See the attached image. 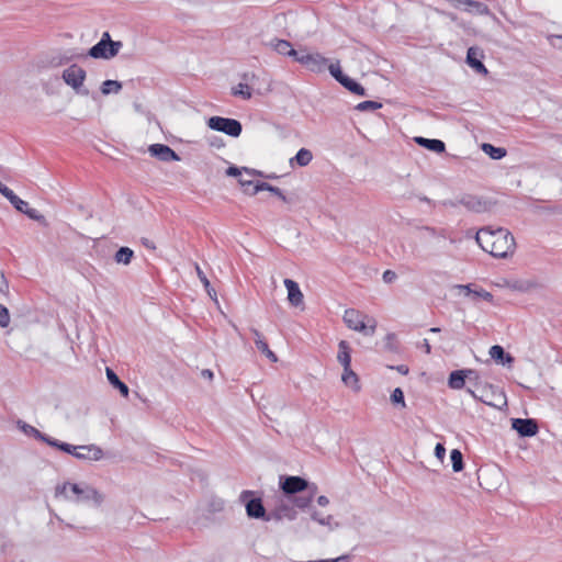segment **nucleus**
Listing matches in <instances>:
<instances>
[{
    "instance_id": "393cba45",
    "label": "nucleus",
    "mask_w": 562,
    "mask_h": 562,
    "mask_svg": "<svg viewBox=\"0 0 562 562\" xmlns=\"http://www.w3.org/2000/svg\"><path fill=\"white\" fill-rule=\"evenodd\" d=\"M18 427L26 435V436H30V437H34L36 440H40L42 442H45L46 443V440H48L49 436L40 431L37 428H35L34 426L25 423V422H22V420H19L18 422Z\"/></svg>"
},
{
    "instance_id": "79ce46f5",
    "label": "nucleus",
    "mask_w": 562,
    "mask_h": 562,
    "mask_svg": "<svg viewBox=\"0 0 562 562\" xmlns=\"http://www.w3.org/2000/svg\"><path fill=\"white\" fill-rule=\"evenodd\" d=\"M417 228L423 232H426L430 237H441V238L448 237L447 229H445V228H436L432 226H420Z\"/></svg>"
},
{
    "instance_id": "c03bdc74",
    "label": "nucleus",
    "mask_w": 562,
    "mask_h": 562,
    "mask_svg": "<svg viewBox=\"0 0 562 562\" xmlns=\"http://www.w3.org/2000/svg\"><path fill=\"white\" fill-rule=\"evenodd\" d=\"M10 203L13 205V207L19 211L20 213H25V211L29 207V203L22 199H20L15 193L11 195L9 199Z\"/></svg>"
},
{
    "instance_id": "9d476101",
    "label": "nucleus",
    "mask_w": 562,
    "mask_h": 562,
    "mask_svg": "<svg viewBox=\"0 0 562 562\" xmlns=\"http://www.w3.org/2000/svg\"><path fill=\"white\" fill-rule=\"evenodd\" d=\"M279 485L286 496H294L310 488V483L304 477L296 475H281Z\"/></svg>"
},
{
    "instance_id": "f257e3e1",
    "label": "nucleus",
    "mask_w": 562,
    "mask_h": 562,
    "mask_svg": "<svg viewBox=\"0 0 562 562\" xmlns=\"http://www.w3.org/2000/svg\"><path fill=\"white\" fill-rule=\"evenodd\" d=\"M477 245L495 258H507L516 247L513 234L504 228L485 226L475 234Z\"/></svg>"
},
{
    "instance_id": "5701e85b",
    "label": "nucleus",
    "mask_w": 562,
    "mask_h": 562,
    "mask_svg": "<svg viewBox=\"0 0 562 562\" xmlns=\"http://www.w3.org/2000/svg\"><path fill=\"white\" fill-rule=\"evenodd\" d=\"M260 191H269L272 194L277 195L279 199H281L283 202H288L286 196L283 194L282 190L278 187H274L268 182H256L254 186V189L250 192V195H255Z\"/></svg>"
},
{
    "instance_id": "8fccbe9b",
    "label": "nucleus",
    "mask_w": 562,
    "mask_h": 562,
    "mask_svg": "<svg viewBox=\"0 0 562 562\" xmlns=\"http://www.w3.org/2000/svg\"><path fill=\"white\" fill-rule=\"evenodd\" d=\"M473 297L474 299H483L487 302H492L493 301V294L484 289H480V290H474L473 291Z\"/></svg>"
},
{
    "instance_id": "9b49d317",
    "label": "nucleus",
    "mask_w": 562,
    "mask_h": 562,
    "mask_svg": "<svg viewBox=\"0 0 562 562\" xmlns=\"http://www.w3.org/2000/svg\"><path fill=\"white\" fill-rule=\"evenodd\" d=\"M296 61L306 67L312 72H324L328 66V58L319 53L308 54L301 49V54Z\"/></svg>"
},
{
    "instance_id": "4be33fe9",
    "label": "nucleus",
    "mask_w": 562,
    "mask_h": 562,
    "mask_svg": "<svg viewBox=\"0 0 562 562\" xmlns=\"http://www.w3.org/2000/svg\"><path fill=\"white\" fill-rule=\"evenodd\" d=\"M339 83L352 94L359 97L367 95V90L363 88V86L347 75L339 81Z\"/></svg>"
},
{
    "instance_id": "4468645a",
    "label": "nucleus",
    "mask_w": 562,
    "mask_h": 562,
    "mask_svg": "<svg viewBox=\"0 0 562 562\" xmlns=\"http://www.w3.org/2000/svg\"><path fill=\"white\" fill-rule=\"evenodd\" d=\"M150 156L164 162L179 161L180 156L168 145L153 144L148 147Z\"/></svg>"
},
{
    "instance_id": "aec40b11",
    "label": "nucleus",
    "mask_w": 562,
    "mask_h": 562,
    "mask_svg": "<svg viewBox=\"0 0 562 562\" xmlns=\"http://www.w3.org/2000/svg\"><path fill=\"white\" fill-rule=\"evenodd\" d=\"M490 356L496 363L503 366H512L515 361L514 357L499 345H494L490 348Z\"/></svg>"
},
{
    "instance_id": "c756f323",
    "label": "nucleus",
    "mask_w": 562,
    "mask_h": 562,
    "mask_svg": "<svg viewBox=\"0 0 562 562\" xmlns=\"http://www.w3.org/2000/svg\"><path fill=\"white\" fill-rule=\"evenodd\" d=\"M313 159V154L310 149L301 148L296 155L290 159V164L293 166L296 164L300 167L307 166Z\"/></svg>"
},
{
    "instance_id": "473e14b6",
    "label": "nucleus",
    "mask_w": 562,
    "mask_h": 562,
    "mask_svg": "<svg viewBox=\"0 0 562 562\" xmlns=\"http://www.w3.org/2000/svg\"><path fill=\"white\" fill-rule=\"evenodd\" d=\"M46 445L49 447L56 448L65 453L72 454L76 450H79L78 447L70 445L68 442L60 441L49 436L48 440H46Z\"/></svg>"
},
{
    "instance_id": "c85d7f7f",
    "label": "nucleus",
    "mask_w": 562,
    "mask_h": 562,
    "mask_svg": "<svg viewBox=\"0 0 562 562\" xmlns=\"http://www.w3.org/2000/svg\"><path fill=\"white\" fill-rule=\"evenodd\" d=\"M311 518L318 522L322 526L328 527L330 530L337 528L339 526L338 522H334V517L331 515H323L321 512L313 509L311 512Z\"/></svg>"
},
{
    "instance_id": "f704fd0d",
    "label": "nucleus",
    "mask_w": 562,
    "mask_h": 562,
    "mask_svg": "<svg viewBox=\"0 0 562 562\" xmlns=\"http://www.w3.org/2000/svg\"><path fill=\"white\" fill-rule=\"evenodd\" d=\"M122 82L117 80H104L100 87L101 93L108 95L110 93H119L122 90Z\"/></svg>"
},
{
    "instance_id": "5fc2aeb1",
    "label": "nucleus",
    "mask_w": 562,
    "mask_h": 562,
    "mask_svg": "<svg viewBox=\"0 0 562 562\" xmlns=\"http://www.w3.org/2000/svg\"><path fill=\"white\" fill-rule=\"evenodd\" d=\"M238 182L241 186L244 192L250 195V192L256 183L252 180L245 179H239Z\"/></svg>"
},
{
    "instance_id": "de8ad7c7",
    "label": "nucleus",
    "mask_w": 562,
    "mask_h": 562,
    "mask_svg": "<svg viewBox=\"0 0 562 562\" xmlns=\"http://www.w3.org/2000/svg\"><path fill=\"white\" fill-rule=\"evenodd\" d=\"M29 218L36 221L43 226H47V221L44 215H42L37 210L27 207V210L24 213Z\"/></svg>"
},
{
    "instance_id": "f3484780",
    "label": "nucleus",
    "mask_w": 562,
    "mask_h": 562,
    "mask_svg": "<svg viewBox=\"0 0 562 562\" xmlns=\"http://www.w3.org/2000/svg\"><path fill=\"white\" fill-rule=\"evenodd\" d=\"M77 447L79 450H76L71 456L78 460L99 461L103 458V450L95 445H83Z\"/></svg>"
},
{
    "instance_id": "0eeeda50",
    "label": "nucleus",
    "mask_w": 562,
    "mask_h": 562,
    "mask_svg": "<svg viewBox=\"0 0 562 562\" xmlns=\"http://www.w3.org/2000/svg\"><path fill=\"white\" fill-rule=\"evenodd\" d=\"M206 125L209 128L224 133L231 137H238L243 132L241 123L231 117L211 116L206 121Z\"/></svg>"
},
{
    "instance_id": "423d86ee",
    "label": "nucleus",
    "mask_w": 562,
    "mask_h": 562,
    "mask_svg": "<svg viewBox=\"0 0 562 562\" xmlns=\"http://www.w3.org/2000/svg\"><path fill=\"white\" fill-rule=\"evenodd\" d=\"M87 72L83 68L78 66L77 64H72L68 68L63 71V80L66 85L71 87L76 93L81 95H88L89 90L83 87V82L86 80Z\"/></svg>"
},
{
    "instance_id": "7c9ffc66",
    "label": "nucleus",
    "mask_w": 562,
    "mask_h": 562,
    "mask_svg": "<svg viewBox=\"0 0 562 562\" xmlns=\"http://www.w3.org/2000/svg\"><path fill=\"white\" fill-rule=\"evenodd\" d=\"M133 258H134L133 249H131L130 247H126V246L120 247L114 255L115 262L122 263L124 266L130 265Z\"/></svg>"
},
{
    "instance_id": "680f3d73",
    "label": "nucleus",
    "mask_w": 562,
    "mask_h": 562,
    "mask_svg": "<svg viewBox=\"0 0 562 562\" xmlns=\"http://www.w3.org/2000/svg\"><path fill=\"white\" fill-rule=\"evenodd\" d=\"M317 504L322 507H325L329 504V499L327 496L325 495H321L317 497Z\"/></svg>"
},
{
    "instance_id": "a878e982",
    "label": "nucleus",
    "mask_w": 562,
    "mask_h": 562,
    "mask_svg": "<svg viewBox=\"0 0 562 562\" xmlns=\"http://www.w3.org/2000/svg\"><path fill=\"white\" fill-rule=\"evenodd\" d=\"M337 360L342 368L351 366V349L346 340H340L338 344Z\"/></svg>"
},
{
    "instance_id": "2eb2a0df",
    "label": "nucleus",
    "mask_w": 562,
    "mask_h": 562,
    "mask_svg": "<svg viewBox=\"0 0 562 562\" xmlns=\"http://www.w3.org/2000/svg\"><path fill=\"white\" fill-rule=\"evenodd\" d=\"M483 58V52L475 46H472L467 52V58L465 61L474 71H476L480 75L486 76L488 74L487 68L482 63Z\"/></svg>"
},
{
    "instance_id": "dca6fc26",
    "label": "nucleus",
    "mask_w": 562,
    "mask_h": 562,
    "mask_svg": "<svg viewBox=\"0 0 562 562\" xmlns=\"http://www.w3.org/2000/svg\"><path fill=\"white\" fill-rule=\"evenodd\" d=\"M472 375H475L474 369H460L450 372L448 376V386L452 390H461L465 385V380H472Z\"/></svg>"
},
{
    "instance_id": "72a5a7b5",
    "label": "nucleus",
    "mask_w": 562,
    "mask_h": 562,
    "mask_svg": "<svg viewBox=\"0 0 562 562\" xmlns=\"http://www.w3.org/2000/svg\"><path fill=\"white\" fill-rule=\"evenodd\" d=\"M278 509L280 510L283 519H288V520H294L296 519V516H297V513L296 510L294 509V505L293 503H289V502H284V501H281L278 505H277Z\"/></svg>"
},
{
    "instance_id": "bf43d9fd",
    "label": "nucleus",
    "mask_w": 562,
    "mask_h": 562,
    "mask_svg": "<svg viewBox=\"0 0 562 562\" xmlns=\"http://www.w3.org/2000/svg\"><path fill=\"white\" fill-rule=\"evenodd\" d=\"M440 204L446 207H457V206L461 205L459 202V198H457L454 200H443L440 202Z\"/></svg>"
},
{
    "instance_id": "2f4dec72",
    "label": "nucleus",
    "mask_w": 562,
    "mask_h": 562,
    "mask_svg": "<svg viewBox=\"0 0 562 562\" xmlns=\"http://www.w3.org/2000/svg\"><path fill=\"white\" fill-rule=\"evenodd\" d=\"M316 490H317V486L315 484H313L312 488H310V495H307V496L294 495V497L292 499L293 505L300 509L307 508L310 506V504L312 503V499H313V496H314Z\"/></svg>"
},
{
    "instance_id": "e433bc0d",
    "label": "nucleus",
    "mask_w": 562,
    "mask_h": 562,
    "mask_svg": "<svg viewBox=\"0 0 562 562\" xmlns=\"http://www.w3.org/2000/svg\"><path fill=\"white\" fill-rule=\"evenodd\" d=\"M241 171H245V172H247L249 175L263 177V173L261 171H258V170H255V169H249L247 167L239 168L237 166H229L226 169V175L229 176V177H239L241 175Z\"/></svg>"
},
{
    "instance_id": "ea45409f",
    "label": "nucleus",
    "mask_w": 562,
    "mask_h": 562,
    "mask_svg": "<svg viewBox=\"0 0 562 562\" xmlns=\"http://www.w3.org/2000/svg\"><path fill=\"white\" fill-rule=\"evenodd\" d=\"M382 108V103L373 100H367L358 103L356 110L359 112L375 111Z\"/></svg>"
},
{
    "instance_id": "3c124183",
    "label": "nucleus",
    "mask_w": 562,
    "mask_h": 562,
    "mask_svg": "<svg viewBox=\"0 0 562 562\" xmlns=\"http://www.w3.org/2000/svg\"><path fill=\"white\" fill-rule=\"evenodd\" d=\"M282 519H283V517L277 506L270 513L266 512V518H262L263 521H270V520L281 521Z\"/></svg>"
},
{
    "instance_id": "49530a36",
    "label": "nucleus",
    "mask_w": 562,
    "mask_h": 562,
    "mask_svg": "<svg viewBox=\"0 0 562 562\" xmlns=\"http://www.w3.org/2000/svg\"><path fill=\"white\" fill-rule=\"evenodd\" d=\"M390 400L394 405H401L402 407L406 406L404 392L401 387H396L393 390Z\"/></svg>"
},
{
    "instance_id": "0e129e2a",
    "label": "nucleus",
    "mask_w": 562,
    "mask_h": 562,
    "mask_svg": "<svg viewBox=\"0 0 562 562\" xmlns=\"http://www.w3.org/2000/svg\"><path fill=\"white\" fill-rule=\"evenodd\" d=\"M420 347L424 349V351H425L427 355H429V353L431 352V346H430V344H429L428 339H424V340L422 341Z\"/></svg>"
},
{
    "instance_id": "bb28decb",
    "label": "nucleus",
    "mask_w": 562,
    "mask_h": 562,
    "mask_svg": "<svg viewBox=\"0 0 562 562\" xmlns=\"http://www.w3.org/2000/svg\"><path fill=\"white\" fill-rule=\"evenodd\" d=\"M341 380L347 386L351 387L353 391H360L361 386L359 384V378L357 373L351 369V366L344 368Z\"/></svg>"
},
{
    "instance_id": "a211bd4d",
    "label": "nucleus",
    "mask_w": 562,
    "mask_h": 562,
    "mask_svg": "<svg viewBox=\"0 0 562 562\" xmlns=\"http://www.w3.org/2000/svg\"><path fill=\"white\" fill-rule=\"evenodd\" d=\"M270 46L280 55L292 57L295 61L299 58L301 50L292 47V44L286 40L273 38L270 41Z\"/></svg>"
},
{
    "instance_id": "20e7f679",
    "label": "nucleus",
    "mask_w": 562,
    "mask_h": 562,
    "mask_svg": "<svg viewBox=\"0 0 562 562\" xmlns=\"http://www.w3.org/2000/svg\"><path fill=\"white\" fill-rule=\"evenodd\" d=\"M123 44L121 41H113L109 32H104L100 41L89 48L87 56L94 59H111L115 57Z\"/></svg>"
},
{
    "instance_id": "4c0bfd02",
    "label": "nucleus",
    "mask_w": 562,
    "mask_h": 562,
    "mask_svg": "<svg viewBox=\"0 0 562 562\" xmlns=\"http://www.w3.org/2000/svg\"><path fill=\"white\" fill-rule=\"evenodd\" d=\"M195 270H196V274H198L200 281L204 285V289L207 292V294L210 295V297L213 299V300H216V292L211 286V283L209 281L206 274L202 271V269L198 265H195Z\"/></svg>"
},
{
    "instance_id": "ddd939ff",
    "label": "nucleus",
    "mask_w": 562,
    "mask_h": 562,
    "mask_svg": "<svg viewBox=\"0 0 562 562\" xmlns=\"http://www.w3.org/2000/svg\"><path fill=\"white\" fill-rule=\"evenodd\" d=\"M456 9H462L469 13H475L479 15L490 14L488 7L480 1L475 0H446Z\"/></svg>"
},
{
    "instance_id": "58836bf2",
    "label": "nucleus",
    "mask_w": 562,
    "mask_h": 562,
    "mask_svg": "<svg viewBox=\"0 0 562 562\" xmlns=\"http://www.w3.org/2000/svg\"><path fill=\"white\" fill-rule=\"evenodd\" d=\"M255 345H256L257 349L260 352H262L269 360H271L272 362L278 361L277 355L270 350L268 344L263 339H256Z\"/></svg>"
},
{
    "instance_id": "09e8293b",
    "label": "nucleus",
    "mask_w": 562,
    "mask_h": 562,
    "mask_svg": "<svg viewBox=\"0 0 562 562\" xmlns=\"http://www.w3.org/2000/svg\"><path fill=\"white\" fill-rule=\"evenodd\" d=\"M10 324L9 310L0 303V327L5 328Z\"/></svg>"
},
{
    "instance_id": "6e6552de",
    "label": "nucleus",
    "mask_w": 562,
    "mask_h": 562,
    "mask_svg": "<svg viewBox=\"0 0 562 562\" xmlns=\"http://www.w3.org/2000/svg\"><path fill=\"white\" fill-rule=\"evenodd\" d=\"M459 202L462 206H464L468 211L474 213H484L491 211L494 205H496V201L490 198H484L481 195L464 193L459 196Z\"/></svg>"
},
{
    "instance_id": "39448f33",
    "label": "nucleus",
    "mask_w": 562,
    "mask_h": 562,
    "mask_svg": "<svg viewBox=\"0 0 562 562\" xmlns=\"http://www.w3.org/2000/svg\"><path fill=\"white\" fill-rule=\"evenodd\" d=\"M239 502L245 505L246 514L251 519L266 518V508L261 496H256L254 491L245 490L239 495Z\"/></svg>"
},
{
    "instance_id": "338daca9",
    "label": "nucleus",
    "mask_w": 562,
    "mask_h": 562,
    "mask_svg": "<svg viewBox=\"0 0 562 562\" xmlns=\"http://www.w3.org/2000/svg\"><path fill=\"white\" fill-rule=\"evenodd\" d=\"M201 375H202L204 379L212 380V379H213V376H214V373H213V371H212V370H210V369H204V370H202Z\"/></svg>"
},
{
    "instance_id": "a18cd8bd",
    "label": "nucleus",
    "mask_w": 562,
    "mask_h": 562,
    "mask_svg": "<svg viewBox=\"0 0 562 562\" xmlns=\"http://www.w3.org/2000/svg\"><path fill=\"white\" fill-rule=\"evenodd\" d=\"M233 94L239 95L244 100H249L251 98V91H250L249 86L247 83H243V82L238 83V86L233 89Z\"/></svg>"
},
{
    "instance_id": "6ab92c4d",
    "label": "nucleus",
    "mask_w": 562,
    "mask_h": 562,
    "mask_svg": "<svg viewBox=\"0 0 562 562\" xmlns=\"http://www.w3.org/2000/svg\"><path fill=\"white\" fill-rule=\"evenodd\" d=\"M283 283L288 291V300H289L290 304L295 307L303 304L304 296H303V293H302L297 282H295L292 279H285L283 281Z\"/></svg>"
},
{
    "instance_id": "4d7b16f0",
    "label": "nucleus",
    "mask_w": 562,
    "mask_h": 562,
    "mask_svg": "<svg viewBox=\"0 0 562 562\" xmlns=\"http://www.w3.org/2000/svg\"><path fill=\"white\" fill-rule=\"evenodd\" d=\"M435 456L437 459H439L440 461H442L445 459V456H446V448H445V445L441 443V442H438L435 447Z\"/></svg>"
},
{
    "instance_id": "69168bd1",
    "label": "nucleus",
    "mask_w": 562,
    "mask_h": 562,
    "mask_svg": "<svg viewBox=\"0 0 562 562\" xmlns=\"http://www.w3.org/2000/svg\"><path fill=\"white\" fill-rule=\"evenodd\" d=\"M391 369H395L401 374H407L408 373V367L404 364H400L397 367H391Z\"/></svg>"
},
{
    "instance_id": "1a4fd4ad",
    "label": "nucleus",
    "mask_w": 562,
    "mask_h": 562,
    "mask_svg": "<svg viewBox=\"0 0 562 562\" xmlns=\"http://www.w3.org/2000/svg\"><path fill=\"white\" fill-rule=\"evenodd\" d=\"M480 402L495 408H502L507 405V397L499 386L485 384L481 389Z\"/></svg>"
},
{
    "instance_id": "37998d69",
    "label": "nucleus",
    "mask_w": 562,
    "mask_h": 562,
    "mask_svg": "<svg viewBox=\"0 0 562 562\" xmlns=\"http://www.w3.org/2000/svg\"><path fill=\"white\" fill-rule=\"evenodd\" d=\"M384 348L387 351L396 352L398 350V342L394 333H389L384 338Z\"/></svg>"
},
{
    "instance_id": "e2e57ef3",
    "label": "nucleus",
    "mask_w": 562,
    "mask_h": 562,
    "mask_svg": "<svg viewBox=\"0 0 562 562\" xmlns=\"http://www.w3.org/2000/svg\"><path fill=\"white\" fill-rule=\"evenodd\" d=\"M349 560V555L345 554V555H340L336 559H327L325 560L326 562H348Z\"/></svg>"
},
{
    "instance_id": "b1692460",
    "label": "nucleus",
    "mask_w": 562,
    "mask_h": 562,
    "mask_svg": "<svg viewBox=\"0 0 562 562\" xmlns=\"http://www.w3.org/2000/svg\"><path fill=\"white\" fill-rule=\"evenodd\" d=\"M105 372L109 383L113 387L117 389L122 396L127 397L130 392L128 386L120 380L117 374L111 368H106Z\"/></svg>"
},
{
    "instance_id": "13d9d810",
    "label": "nucleus",
    "mask_w": 562,
    "mask_h": 562,
    "mask_svg": "<svg viewBox=\"0 0 562 562\" xmlns=\"http://www.w3.org/2000/svg\"><path fill=\"white\" fill-rule=\"evenodd\" d=\"M13 193L14 192L11 189H9L0 181V194H2L5 199L9 200Z\"/></svg>"
},
{
    "instance_id": "774afa93",
    "label": "nucleus",
    "mask_w": 562,
    "mask_h": 562,
    "mask_svg": "<svg viewBox=\"0 0 562 562\" xmlns=\"http://www.w3.org/2000/svg\"><path fill=\"white\" fill-rule=\"evenodd\" d=\"M417 198L420 202H425L431 206L436 205V203L431 199L427 198L426 195H417Z\"/></svg>"
},
{
    "instance_id": "f8f14e48",
    "label": "nucleus",
    "mask_w": 562,
    "mask_h": 562,
    "mask_svg": "<svg viewBox=\"0 0 562 562\" xmlns=\"http://www.w3.org/2000/svg\"><path fill=\"white\" fill-rule=\"evenodd\" d=\"M512 428L516 430L520 437H533L539 431L538 423L532 418H513Z\"/></svg>"
},
{
    "instance_id": "a19ab883",
    "label": "nucleus",
    "mask_w": 562,
    "mask_h": 562,
    "mask_svg": "<svg viewBox=\"0 0 562 562\" xmlns=\"http://www.w3.org/2000/svg\"><path fill=\"white\" fill-rule=\"evenodd\" d=\"M326 69L329 70V74L337 82H339L346 76V74H344L340 67L339 60H337L336 63L328 61V66Z\"/></svg>"
},
{
    "instance_id": "412c9836",
    "label": "nucleus",
    "mask_w": 562,
    "mask_h": 562,
    "mask_svg": "<svg viewBox=\"0 0 562 562\" xmlns=\"http://www.w3.org/2000/svg\"><path fill=\"white\" fill-rule=\"evenodd\" d=\"M415 142L419 146H422L430 151L437 153V154H441V153L446 151V144L441 139L425 138V137L418 136V137H415Z\"/></svg>"
},
{
    "instance_id": "864d4df0",
    "label": "nucleus",
    "mask_w": 562,
    "mask_h": 562,
    "mask_svg": "<svg viewBox=\"0 0 562 562\" xmlns=\"http://www.w3.org/2000/svg\"><path fill=\"white\" fill-rule=\"evenodd\" d=\"M207 143L211 147H214L217 149L223 148L225 146L223 138L220 136H215V135L209 137Z\"/></svg>"
},
{
    "instance_id": "052dcab7",
    "label": "nucleus",
    "mask_w": 562,
    "mask_h": 562,
    "mask_svg": "<svg viewBox=\"0 0 562 562\" xmlns=\"http://www.w3.org/2000/svg\"><path fill=\"white\" fill-rule=\"evenodd\" d=\"M472 284H458L456 285L457 289L460 291H463L467 295H473Z\"/></svg>"
},
{
    "instance_id": "f03ea898",
    "label": "nucleus",
    "mask_w": 562,
    "mask_h": 562,
    "mask_svg": "<svg viewBox=\"0 0 562 562\" xmlns=\"http://www.w3.org/2000/svg\"><path fill=\"white\" fill-rule=\"evenodd\" d=\"M64 495L67 499L75 503H89L93 502L95 506H100L103 502V495L94 487L86 483H69L66 482L57 485L55 488V496Z\"/></svg>"
},
{
    "instance_id": "6e6d98bb",
    "label": "nucleus",
    "mask_w": 562,
    "mask_h": 562,
    "mask_svg": "<svg viewBox=\"0 0 562 562\" xmlns=\"http://www.w3.org/2000/svg\"><path fill=\"white\" fill-rule=\"evenodd\" d=\"M397 278V274L393 270H385L382 274V279L385 283H393Z\"/></svg>"
},
{
    "instance_id": "c9c22d12",
    "label": "nucleus",
    "mask_w": 562,
    "mask_h": 562,
    "mask_svg": "<svg viewBox=\"0 0 562 562\" xmlns=\"http://www.w3.org/2000/svg\"><path fill=\"white\" fill-rule=\"evenodd\" d=\"M450 460L453 472H460L464 468L463 454L459 449H453L450 452Z\"/></svg>"
},
{
    "instance_id": "7ed1b4c3",
    "label": "nucleus",
    "mask_w": 562,
    "mask_h": 562,
    "mask_svg": "<svg viewBox=\"0 0 562 562\" xmlns=\"http://www.w3.org/2000/svg\"><path fill=\"white\" fill-rule=\"evenodd\" d=\"M344 322L350 329L362 333L366 336H373L375 333L376 321L353 308L345 311Z\"/></svg>"
},
{
    "instance_id": "cd10ccee",
    "label": "nucleus",
    "mask_w": 562,
    "mask_h": 562,
    "mask_svg": "<svg viewBox=\"0 0 562 562\" xmlns=\"http://www.w3.org/2000/svg\"><path fill=\"white\" fill-rule=\"evenodd\" d=\"M481 149L484 154H486L491 159L501 160L507 155V150L504 147H496L490 143H483L481 145Z\"/></svg>"
},
{
    "instance_id": "603ef678",
    "label": "nucleus",
    "mask_w": 562,
    "mask_h": 562,
    "mask_svg": "<svg viewBox=\"0 0 562 562\" xmlns=\"http://www.w3.org/2000/svg\"><path fill=\"white\" fill-rule=\"evenodd\" d=\"M209 507L213 513L222 512L224 508V501L222 498H213L210 502Z\"/></svg>"
}]
</instances>
